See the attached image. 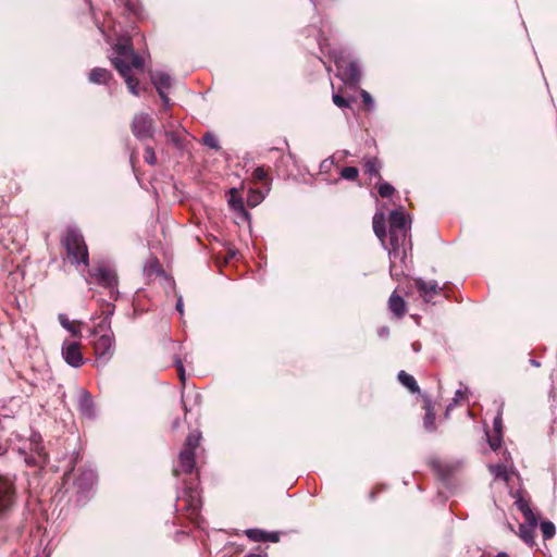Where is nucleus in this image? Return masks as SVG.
I'll return each instance as SVG.
<instances>
[{
	"mask_svg": "<svg viewBox=\"0 0 557 557\" xmlns=\"http://www.w3.org/2000/svg\"><path fill=\"white\" fill-rule=\"evenodd\" d=\"M248 557H261V556H260V555H258V554H251V555H249Z\"/></svg>",
	"mask_w": 557,
	"mask_h": 557,
	"instance_id": "48",
	"label": "nucleus"
},
{
	"mask_svg": "<svg viewBox=\"0 0 557 557\" xmlns=\"http://www.w3.org/2000/svg\"><path fill=\"white\" fill-rule=\"evenodd\" d=\"M490 446L493 450H496L500 446V440L499 438L490 440Z\"/></svg>",
	"mask_w": 557,
	"mask_h": 557,
	"instance_id": "43",
	"label": "nucleus"
},
{
	"mask_svg": "<svg viewBox=\"0 0 557 557\" xmlns=\"http://www.w3.org/2000/svg\"><path fill=\"white\" fill-rule=\"evenodd\" d=\"M362 169L364 174L376 177L377 180L382 178L381 175V163L376 157H364L362 159Z\"/></svg>",
	"mask_w": 557,
	"mask_h": 557,
	"instance_id": "15",
	"label": "nucleus"
},
{
	"mask_svg": "<svg viewBox=\"0 0 557 557\" xmlns=\"http://www.w3.org/2000/svg\"><path fill=\"white\" fill-rule=\"evenodd\" d=\"M333 102L335 106L342 109L350 107L349 100L337 94L333 95Z\"/></svg>",
	"mask_w": 557,
	"mask_h": 557,
	"instance_id": "36",
	"label": "nucleus"
},
{
	"mask_svg": "<svg viewBox=\"0 0 557 557\" xmlns=\"http://www.w3.org/2000/svg\"><path fill=\"white\" fill-rule=\"evenodd\" d=\"M30 386L33 387V389L37 388L38 385L34 382H30ZM35 393V391H32L30 394L33 395Z\"/></svg>",
	"mask_w": 557,
	"mask_h": 557,
	"instance_id": "46",
	"label": "nucleus"
},
{
	"mask_svg": "<svg viewBox=\"0 0 557 557\" xmlns=\"http://www.w3.org/2000/svg\"><path fill=\"white\" fill-rule=\"evenodd\" d=\"M96 481V473L91 469L75 468L66 471L62 478V487L66 493L77 496V502H85Z\"/></svg>",
	"mask_w": 557,
	"mask_h": 557,
	"instance_id": "2",
	"label": "nucleus"
},
{
	"mask_svg": "<svg viewBox=\"0 0 557 557\" xmlns=\"http://www.w3.org/2000/svg\"><path fill=\"white\" fill-rule=\"evenodd\" d=\"M541 531L544 540H549L554 537L556 533V528L552 521L546 520L541 523Z\"/></svg>",
	"mask_w": 557,
	"mask_h": 557,
	"instance_id": "27",
	"label": "nucleus"
},
{
	"mask_svg": "<svg viewBox=\"0 0 557 557\" xmlns=\"http://www.w3.org/2000/svg\"><path fill=\"white\" fill-rule=\"evenodd\" d=\"M59 322L60 324L72 333L75 337H81V322L78 321H70L65 314H59Z\"/></svg>",
	"mask_w": 557,
	"mask_h": 557,
	"instance_id": "22",
	"label": "nucleus"
},
{
	"mask_svg": "<svg viewBox=\"0 0 557 557\" xmlns=\"http://www.w3.org/2000/svg\"><path fill=\"white\" fill-rule=\"evenodd\" d=\"M262 199V194L257 190H250L247 198V203L250 207L257 206Z\"/></svg>",
	"mask_w": 557,
	"mask_h": 557,
	"instance_id": "34",
	"label": "nucleus"
},
{
	"mask_svg": "<svg viewBox=\"0 0 557 557\" xmlns=\"http://www.w3.org/2000/svg\"><path fill=\"white\" fill-rule=\"evenodd\" d=\"M175 367L177 370V375L182 384H185L186 375H185V369L181 361V359L175 360Z\"/></svg>",
	"mask_w": 557,
	"mask_h": 557,
	"instance_id": "37",
	"label": "nucleus"
},
{
	"mask_svg": "<svg viewBox=\"0 0 557 557\" xmlns=\"http://www.w3.org/2000/svg\"><path fill=\"white\" fill-rule=\"evenodd\" d=\"M16 499L15 483L11 479L0 475V519L9 516L16 504Z\"/></svg>",
	"mask_w": 557,
	"mask_h": 557,
	"instance_id": "6",
	"label": "nucleus"
},
{
	"mask_svg": "<svg viewBox=\"0 0 557 557\" xmlns=\"http://www.w3.org/2000/svg\"><path fill=\"white\" fill-rule=\"evenodd\" d=\"M202 143L211 148V149H214V150H219L221 147L219 145V140L218 138L211 134V133H206L202 137Z\"/></svg>",
	"mask_w": 557,
	"mask_h": 557,
	"instance_id": "31",
	"label": "nucleus"
},
{
	"mask_svg": "<svg viewBox=\"0 0 557 557\" xmlns=\"http://www.w3.org/2000/svg\"><path fill=\"white\" fill-rule=\"evenodd\" d=\"M78 409L82 414L90 418L94 416V401L89 392L82 389L79 393Z\"/></svg>",
	"mask_w": 557,
	"mask_h": 557,
	"instance_id": "16",
	"label": "nucleus"
},
{
	"mask_svg": "<svg viewBox=\"0 0 557 557\" xmlns=\"http://www.w3.org/2000/svg\"><path fill=\"white\" fill-rule=\"evenodd\" d=\"M389 228L408 230V222L403 211L394 210L389 213Z\"/></svg>",
	"mask_w": 557,
	"mask_h": 557,
	"instance_id": "19",
	"label": "nucleus"
},
{
	"mask_svg": "<svg viewBox=\"0 0 557 557\" xmlns=\"http://www.w3.org/2000/svg\"><path fill=\"white\" fill-rule=\"evenodd\" d=\"M384 490V486L383 485H376L375 487H373V490L371 491L370 493V499L371 500H374L376 495L379 493H381L382 491Z\"/></svg>",
	"mask_w": 557,
	"mask_h": 557,
	"instance_id": "42",
	"label": "nucleus"
},
{
	"mask_svg": "<svg viewBox=\"0 0 557 557\" xmlns=\"http://www.w3.org/2000/svg\"><path fill=\"white\" fill-rule=\"evenodd\" d=\"M200 443V433L191 432L185 440L183 448L178 455V463L173 468V475L178 476L181 473L193 475L196 460L195 450Z\"/></svg>",
	"mask_w": 557,
	"mask_h": 557,
	"instance_id": "5",
	"label": "nucleus"
},
{
	"mask_svg": "<svg viewBox=\"0 0 557 557\" xmlns=\"http://www.w3.org/2000/svg\"><path fill=\"white\" fill-rule=\"evenodd\" d=\"M359 176V170L356 166H346L341 171V177L347 181L356 182Z\"/></svg>",
	"mask_w": 557,
	"mask_h": 557,
	"instance_id": "26",
	"label": "nucleus"
},
{
	"mask_svg": "<svg viewBox=\"0 0 557 557\" xmlns=\"http://www.w3.org/2000/svg\"><path fill=\"white\" fill-rule=\"evenodd\" d=\"M114 336L113 334H103L94 342V352L98 360L107 363L114 355Z\"/></svg>",
	"mask_w": 557,
	"mask_h": 557,
	"instance_id": "10",
	"label": "nucleus"
},
{
	"mask_svg": "<svg viewBox=\"0 0 557 557\" xmlns=\"http://www.w3.org/2000/svg\"><path fill=\"white\" fill-rule=\"evenodd\" d=\"M373 231L377 238L384 243L386 238V220L383 212H377L373 216Z\"/></svg>",
	"mask_w": 557,
	"mask_h": 557,
	"instance_id": "18",
	"label": "nucleus"
},
{
	"mask_svg": "<svg viewBox=\"0 0 557 557\" xmlns=\"http://www.w3.org/2000/svg\"><path fill=\"white\" fill-rule=\"evenodd\" d=\"M111 77V73L103 67H95L89 73V81L95 84H107Z\"/></svg>",
	"mask_w": 557,
	"mask_h": 557,
	"instance_id": "20",
	"label": "nucleus"
},
{
	"mask_svg": "<svg viewBox=\"0 0 557 557\" xmlns=\"http://www.w3.org/2000/svg\"><path fill=\"white\" fill-rule=\"evenodd\" d=\"M398 380L411 393H419L420 392V387H419L416 379L412 375L408 374L406 371H400L398 373Z\"/></svg>",
	"mask_w": 557,
	"mask_h": 557,
	"instance_id": "24",
	"label": "nucleus"
},
{
	"mask_svg": "<svg viewBox=\"0 0 557 557\" xmlns=\"http://www.w3.org/2000/svg\"><path fill=\"white\" fill-rule=\"evenodd\" d=\"M166 135L171 138L172 141L177 143V137L173 133H168Z\"/></svg>",
	"mask_w": 557,
	"mask_h": 557,
	"instance_id": "45",
	"label": "nucleus"
},
{
	"mask_svg": "<svg viewBox=\"0 0 557 557\" xmlns=\"http://www.w3.org/2000/svg\"><path fill=\"white\" fill-rule=\"evenodd\" d=\"M176 309H177L181 313H183V301H182V299H181V298L177 300Z\"/></svg>",
	"mask_w": 557,
	"mask_h": 557,
	"instance_id": "44",
	"label": "nucleus"
},
{
	"mask_svg": "<svg viewBox=\"0 0 557 557\" xmlns=\"http://www.w3.org/2000/svg\"><path fill=\"white\" fill-rule=\"evenodd\" d=\"M251 177L255 182H267L268 172L263 166H258L253 170Z\"/></svg>",
	"mask_w": 557,
	"mask_h": 557,
	"instance_id": "32",
	"label": "nucleus"
},
{
	"mask_svg": "<svg viewBox=\"0 0 557 557\" xmlns=\"http://www.w3.org/2000/svg\"><path fill=\"white\" fill-rule=\"evenodd\" d=\"M535 530L536 528L520 524L518 536L529 546H533L535 544Z\"/></svg>",
	"mask_w": 557,
	"mask_h": 557,
	"instance_id": "23",
	"label": "nucleus"
},
{
	"mask_svg": "<svg viewBox=\"0 0 557 557\" xmlns=\"http://www.w3.org/2000/svg\"><path fill=\"white\" fill-rule=\"evenodd\" d=\"M38 457L40 459L38 461V465H40L42 467L48 463L49 458H48L47 453L44 450V448L38 449Z\"/></svg>",
	"mask_w": 557,
	"mask_h": 557,
	"instance_id": "39",
	"label": "nucleus"
},
{
	"mask_svg": "<svg viewBox=\"0 0 557 557\" xmlns=\"http://www.w3.org/2000/svg\"><path fill=\"white\" fill-rule=\"evenodd\" d=\"M61 245L66 251V258L72 264L88 267L89 255L82 232L74 227H67L61 238Z\"/></svg>",
	"mask_w": 557,
	"mask_h": 557,
	"instance_id": "4",
	"label": "nucleus"
},
{
	"mask_svg": "<svg viewBox=\"0 0 557 557\" xmlns=\"http://www.w3.org/2000/svg\"><path fill=\"white\" fill-rule=\"evenodd\" d=\"M131 131L133 135L139 140L153 138L154 136V120L152 116L145 112L136 113L131 123Z\"/></svg>",
	"mask_w": 557,
	"mask_h": 557,
	"instance_id": "7",
	"label": "nucleus"
},
{
	"mask_svg": "<svg viewBox=\"0 0 557 557\" xmlns=\"http://www.w3.org/2000/svg\"><path fill=\"white\" fill-rule=\"evenodd\" d=\"M414 285L420 294V296L424 299V301L430 302L433 297L440 294L441 288L435 282H425L421 278L414 281Z\"/></svg>",
	"mask_w": 557,
	"mask_h": 557,
	"instance_id": "14",
	"label": "nucleus"
},
{
	"mask_svg": "<svg viewBox=\"0 0 557 557\" xmlns=\"http://www.w3.org/2000/svg\"><path fill=\"white\" fill-rule=\"evenodd\" d=\"M114 50L117 57L112 59V64L119 74L124 78L128 90L134 96H139V81L132 75V69L143 71L145 60L134 50L132 38L128 36L119 37Z\"/></svg>",
	"mask_w": 557,
	"mask_h": 557,
	"instance_id": "1",
	"label": "nucleus"
},
{
	"mask_svg": "<svg viewBox=\"0 0 557 557\" xmlns=\"http://www.w3.org/2000/svg\"><path fill=\"white\" fill-rule=\"evenodd\" d=\"M273 542V543H277L280 541V533L278 532H267V535H265V542Z\"/></svg>",
	"mask_w": 557,
	"mask_h": 557,
	"instance_id": "40",
	"label": "nucleus"
},
{
	"mask_svg": "<svg viewBox=\"0 0 557 557\" xmlns=\"http://www.w3.org/2000/svg\"><path fill=\"white\" fill-rule=\"evenodd\" d=\"M248 539L256 542H265L267 532L259 529H249L246 531Z\"/></svg>",
	"mask_w": 557,
	"mask_h": 557,
	"instance_id": "30",
	"label": "nucleus"
},
{
	"mask_svg": "<svg viewBox=\"0 0 557 557\" xmlns=\"http://www.w3.org/2000/svg\"><path fill=\"white\" fill-rule=\"evenodd\" d=\"M144 159L150 165H154L157 163V156L151 146H146Z\"/></svg>",
	"mask_w": 557,
	"mask_h": 557,
	"instance_id": "33",
	"label": "nucleus"
},
{
	"mask_svg": "<svg viewBox=\"0 0 557 557\" xmlns=\"http://www.w3.org/2000/svg\"><path fill=\"white\" fill-rule=\"evenodd\" d=\"M89 275L95 283L111 290L117 286V275L110 267L97 265L89 271Z\"/></svg>",
	"mask_w": 557,
	"mask_h": 557,
	"instance_id": "9",
	"label": "nucleus"
},
{
	"mask_svg": "<svg viewBox=\"0 0 557 557\" xmlns=\"http://www.w3.org/2000/svg\"><path fill=\"white\" fill-rule=\"evenodd\" d=\"M456 395H457V397H460V395H462V393H461L460 391H458V392L456 393Z\"/></svg>",
	"mask_w": 557,
	"mask_h": 557,
	"instance_id": "49",
	"label": "nucleus"
},
{
	"mask_svg": "<svg viewBox=\"0 0 557 557\" xmlns=\"http://www.w3.org/2000/svg\"><path fill=\"white\" fill-rule=\"evenodd\" d=\"M491 469V472L497 478V479H502L503 481L505 482H508L509 480V474H508V471L506 469L505 466L503 465H497V466H491L490 467Z\"/></svg>",
	"mask_w": 557,
	"mask_h": 557,
	"instance_id": "29",
	"label": "nucleus"
},
{
	"mask_svg": "<svg viewBox=\"0 0 557 557\" xmlns=\"http://www.w3.org/2000/svg\"><path fill=\"white\" fill-rule=\"evenodd\" d=\"M236 194H237V193H236V190H235V189H232V190H231V195H232V197H231V199H230V201H228V202H230V206H231L234 210H238V211L243 212L246 216H248V213L245 211L244 202H243L242 198H239V197H237V198H236V197H235V195H236Z\"/></svg>",
	"mask_w": 557,
	"mask_h": 557,
	"instance_id": "28",
	"label": "nucleus"
},
{
	"mask_svg": "<svg viewBox=\"0 0 557 557\" xmlns=\"http://www.w3.org/2000/svg\"><path fill=\"white\" fill-rule=\"evenodd\" d=\"M388 308L393 312V314L400 319L406 313V302L401 296L393 293L388 299Z\"/></svg>",
	"mask_w": 557,
	"mask_h": 557,
	"instance_id": "17",
	"label": "nucleus"
},
{
	"mask_svg": "<svg viewBox=\"0 0 557 557\" xmlns=\"http://www.w3.org/2000/svg\"><path fill=\"white\" fill-rule=\"evenodd\" d=\"M62 356L66 363L74 368H79L84 364V357L78 342H64Z\"/></svg>",
	"mask_w": 557,
	"mask_h": 557,
	"instance_id": "12",
	"label": "nucleus"
},
{
	"mask_svg": "<svg viewBox=\"0 0 557 557\" xmlns=\"http://www.w3.org/2000/svg\"><path fill=\"white\" fill-rule=\"evenodd\" d=\"M201 499L198 491V478H190L184 481L182 496L177 497L176 511L188 518L193 522H197L200 516Z\"/></svg>",
	"mask_w": 557,
	"mask_h": 557,
	"instance_id": "3",
	"label": "nucleus"
},
{
	"mask_svg": "<svg viewBox=\"0 0 557 557\" xmlns=\"http://www.w3.org/2000/svg\"><path fill=\"white\" fill-rule=\"evenodd\" d=\"M361 98H362V101L364 103L366 107H370L372 104V98L370 96V94L366 90H362L361 91Z\"/></svg>",
	"mask_w": 557,
	"mask_h": 557,
	"instance_id": "41",
	"label": "nucleus"
},
{
	"mask_svg": "<svg viewBox=\"0 0 557 557\" xmlns=\"http://www.w3.org/2000/svg\"><path fill=\"white\" fill-rule=\"evenodd\" d=\"M341 78L349 85H357L360 82L361 73L358 64L345 57H339L335 61Z\"/></svg>",
	"mask_w": 557,
	"mask_h": 557,
	"instance_id": "8",
	"label": "nucleus"
},
{
	"mask_svg": "<svg viewBox=\"0 0 557 557\" xmlns=\"http://www.w3.org/2000/svg\"><path fill=\"white\" fill-rule=\"evenodd\" d=\"M150 79L153 86L156 87L158 95L162 99L165 106L169 104L170 98L168 97L166 90L172 87V79L169 74L161 71H156L150 73Z\"/></svg>",
	"mask_w": 557,
	"mask_h": 557,
	"instance_id": "11",
	"label": "nucleus"
},
{
	"mask_svg": "<svg viewBox=\"0 0 557 557\" xmlns=\"http://www.w3.org/2000/svg\"><path fill=\"white\" fill-rule=\"evenodd\" d=\"M523 515V518L525 520V525H530V527H533V528H536L537 527V517L535 516V513L533 512V510H527V512L522 513Z\"/></svg>",
	"mask_w": 557,
	"mask_h": 557,
	"instance_id": "35",
	"label": "nucleus"
},
{
	"mask_svg": "<svg viewBox=\"0 0 557 557\" xmlns=\"http://www.w3.org/2000/svg\"><path fill=\"white\" fill-rule=\"evenodd\" d=\"M424 409H425V416L423 419L424 429L429 432H433L436 429L435 412H434V408L432 407V405L429 400L425 401Z\"/></svg>",
	"mask_w": 557,
	"mask_h": 557,
	"instance_id": "21",
	"label": "nucleus"
},
{
	"mask_svg": "<svg viewBox=\"0 0 557 557\" xmlns=\"http://www.w3.org/2000/svg\"><path fill=\"white\" fill-rule=\"evenodd\" d=\"M408 236V230L389 228V255L396 258L400 248H404Z\"/></svg>",
	"mask_w": 557,
	"mask_h": 557,
	"instance_id": "13",
	"label": "nucleus"
},
{
	"mask_svg": "<svg viewBox=\"0 0 557 557\" xmlns=\"http://www.w3.org/2000/svg\"><path fill=\"white\" fill-rule=\"evenodd\" d=\"M515 504L517 505V507L521 511V513L527 512V510H531L529 502L527 499H524L523 497L518 498Z\"/></svg>",
	"mask_w": 557,
	"mask_h": 557,
	"instance_id": "38",
	"label": "nucleus"
},
{
	"mask_svg": "<svg viewBox=\"0 0 557 557\" xmlns=\"http://www.w3.org/2000/svg\"><path fill=\"white\" fill-rule=\"evenodd\" d=\"M108 319H109V317H108V315H107V317H104L103 321L99 324V327H101V326H102V324H104V323H107V322H108V324H109L110 322L108 321Z\"/></svg>",
	"mask_w": 557,
	"mask_h": 557,
	"instance_id": "47",
	"label": "nucleus"
},
{
	"mask_svg": "<svg viewBox=\"0 0 557 557\" xmlns=\"http://www.w3.org/2000/svg\"><path fill=\"white\" fill-rule=\"evenodd\" d=\"M395 265H391V273H393Z\"/></svg>",
	"mask_w": 557,
	"mask_h": 557,
	"instance_id": "50",
	"label": "nucleus"
},
{
	"mask_svg": "<svg viewBox=\"0 0 557 557\" xmlns=\"http://www.w3.org/2000/svg\"><path fill=\"white\" fill-rule=\"evenodd\" d=\"M395 188L389 183L383 181V178L377 182V193L382 198H389L394 195Z\"/></svg>",
	"mask_w": 557,
	"mask_h": 557,
	"instance_id": "25",
	"label": "nucleus"
}]
</instances>
